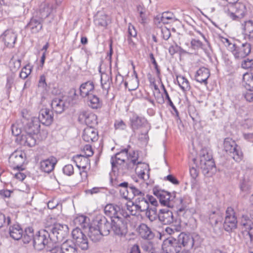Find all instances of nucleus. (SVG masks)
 I'll return each instance as SVG.
<instances>
[{
    "label": "nucleus",
    "mask_w": 253,
    "mask_h": 253,
    "mask_svg": "<svg viewBox=\"0 0 253 253\" xmlns=\"http://www.w3.org/2000/svg\"><path fill=\"white\" fill-rule=\"evenodd\" d=\"M22 124V134L16 139V141L21 145L33 147L36 143V138L40 132L41 125L37 118H26L24 117L21 120ZM48 134L46 130L42 129L39 134L40 138H45Z\"/></svg>",
    "instance_id": "nucleus-1"
},
{
    "label": "nucleus",
    "mask_w": 253,
    "mask_h": 253,
    "mask_svg": "<svg viewBox=\"0 0 253 253\" xmlns=\"http://www.w3.org/2000/svg\"><path fill=\"white\" fill-rule=\"evenodd\" d=\"M223 10L231 19L238 20L243 18L247 13L246 5L242 3L235 2L227 4L223 6Z\"/></svg>",
    "instance_id": "nucleus-2"
},
{
    "label": "nucleus",
    "mask_w": 253,
    "mask_h": 253,
    "mask_svg": "<svg viewBox=\"0 0 253 253\" xmlns=\"http://www.w3.org/2000/svg\"><path fill=\"white\" fill-rule=\"evenodd\" d=\"M237 217L234 209L228 207L225 211V216L223 225L224 229L228 232H231L237 227Z\"/></svg>",
    "instance_id": "nucleus-3"
},
{
    "label": "nucleus",
    "mask_w": 253,
    "mask_h": 253,
    "mask_svg": "<svg viewBox=\"0 0 253 253\" xmlns=\"http://www.w3.org/2000/svg\"><path fill=\"white\" fill-rule=\"evenodd\" d=\"M130 127L134 131L135 130L140 129L141 128H146L144 133H141L144 135V138H147V133L149 129V126L148 125L147 121L145 118L140 117L137 115L134 114L130 118Z\"/></svg>",
    "instance_id": "nucleus-4"
},
{
    "label": "nucleus",
    "mask_w": 253,
    "mask_h": 253,
    "mask_svg": "<svg viewBox=\"0 0 253 253\" xmlns=\"http://www.w3.org/2000/svg\"><path fill=\"white\" fill-rule=\"evenodd\" d=\"M47 227L49 228L50 231L53 234L61 238L64 237L69 232V227L67 225L56 222L54 220L51 218L47 222Z\"/></svg>",
    "instance_id": "nucleus-5"
},
{
    "label": "nucleus",
    "mask_w": 253,
    "mask_h": 253,
    "mask_svg": "<svg viewBox=\"0 0 253 253\" xmlns=\"http://www.w3.org/2000/svg\"><path fill=\"white\" fill-rule=\"evenodd\" d=\"M128 168L135 169L138 177L144 179L146 172L148 170V165L146 163L137 161L138 159H128Z\"/></svg>",
    "instance_id": "nucleus-6"
},
{
    "label": "nucleus",
    "mask_w": 253,
    "mask_h": 253,
    "mask_svg": "<svg viewBox=\"0 0 253 253\" xmlns=\"http://www.w3.org/2000/svg\"><path fill=\"white\" fill-rule=\"evenodd\" d=\"M72 236L76 245L82 250H86L88 248L87 238L80 228L74 229L72 232Z\"/></svg>",
    "instance_id": "nucleus-7"
},
{
    "label": "nucleus",
    "mask_w": 253,
    "mask_h": 253,
    "mask_svg": "<svg viewBox=\"0 0 253 253\" xmlns=\"http://www.w3.org/2000/svg\"><path fill=\"white\" fill-rule=\"evenodd\" d=\"M195 167L200 168L204 174H209L215 168L214 159H192Z\"/></svg>",
    "instance_id": "nucleus-8"
},
{
    "label": "nucleus",
    "mask_w": 253,
    "mask_h": 253,
    "mask_svg": "<svg viewBox=\"0 0 253 253\" xmlns=\"http://www.w3.org/2000/svg\"><path fill=\"white\" fill-rule=\"evenodd\" d=\"M162 249L164 253H178L181 250L177 239L173 238L165 239L162 245Z\"/></svg>",
    "instance_id": "nucleus-9"
},
{
    "label": "nucleus",
    "mask_w": 253,
    "mask_h": 253,
    "mask_svg": "<svg viewBox=\"0 0 253 253\" xmlns=\"http://www.w3.org/2000/svg\"><path fill=\"white\" fill-rule=\"evenodd\" d=\"M181 248L185 249L191 250L195 245V240L192 235L185 232L180 233L176 239Z\"/></svg>",
    "instance_id": "nucleus-10"
},
{
    "label": "nucleus",
    "mask_w": 253,
    "mask_h": 253,
    "mask_svg": "<svg viewBox=\"0 0 253 253\" xmlns=\"http://www.w3.org/2000/svg\"><path fill=\"white\" fill-rule=\"evenodd\" d=\"M231 50L235 58L237 59L243 58L248 56L251 51V45L250 43L245 42L240 47H237L235 44L232 45Z\"/></svg>",
    "instance_id": "nucleus-11"
},
{
    "label": "nucleus",
    "mask_w": 253,
    "mask_h": 253,
    "mask_svg": "<svg viewBox=\"0 0 253 253\" xmlns=\"http://www.w3.org/2000/svg\"><path fill=\"white\" fill-rule=\"evenodd\" d=\"M224 147L226 152H229L230 153L235 154L233 156L234 158L235 156L238 157H242L243 156V153L240 149V147L238 146L235 141L232 139L230 138H226L224 140Z\"/></svg>",
    "instance_id": "nucleus-12"
},
{
    "label": "nucleus",
    "mask_w": 253,
    "mask_h": 253,
    "mask_svg": "<svg viewBox=\"0 0 253 253\" xmlns=\"http://www.w3.org/2000/svg\"><path fill=\"white\" fill-rule=\"evenodd\" d=\"M153 193L159 199L161 205L168 207L171 206V196L169 193L155 187L153 189Z\"/></svg>",
    "instance_id": "nucleus-13"
},
{
    "label": "nucleus",
    "mask_w": 253,
    "mask_h": 253,
    "mask_svg": "<svg viewBox=\"0 0 253 253\" xmlns=\"http://www.w3.org/2000/svg\"><path fill=\"white\" fill-rule=\"evenodd\" d=\"M48 243V237L45 231H39L34 238V246L37 250L43 249Z\"/></svg>",
    "instance_id": "nucleus-14"
},
{
    "label": "nucleus",
    "mask_w": 253,
    "mask_h": 253,
    "mask_svg": "<svg viewBox=\"0 0 253 253\" xmlns=\"http://www.w3.org/2000/svg\"><path fill=\"white\" fill-rule=\"evenodd\" d=\"M38 119L39 122L43 125L49 126L53 121V113L52 111L48 108L42 109L39 113Z\"/></svg>",
    "instance_id": "nucleus-15"
},
{
    "label": "nucleus",
    "mask_w": 253,
    "mask_h": 253,
    "mask_svg": "<svg viewBox=\"0 0 253 253\" xmlns=\"http://www.w3.org/2000/svg\"><path fill=\"white\" fill-rule=\"evenodd\" d=\"M135 195L139 196L135 199V204L138 207V212L143 211L147 210L149 208L148 201L144 197V194L138 190L132 189Z\"/></svg>",
    "instance_id": "nucleus-16"
},
{
    "label": "nucleus",
    "mask_w": 253,
    "mask_h": 253,
    "mask_svg": "<svg viewBox=\"0 0 253 253\" xmlns=\"http://www.w3.org/2000/svg\"><path fill=\"white\" fill-rule=\"evenodd\" d=\"M82 137L87 142L96 141L98 139V131L94 127H86L84 130Z\"/></svg>",
    "instance_id": "nucleus-17"
},
{
    "label": "nucleus",
    "mask_w": 253,
    "mask_h": 253,
    "mask_svg": "<svg viewBox=\"0 0 253 253\" xmlns=\"http://www.w3.org/2000/svg\"><path fill=\"white\" fill-rule=\"evenodd\" d=\"M5 46L11 48L14 47L17 39V35L12 31H5L1 36Z\"/></svg>",
    "instance_id": "nucleus-18"
},
{
    "label": "nucleus",
    "mask_w": 253,
    "mask_h": 253,
    "mask_svg": "<svg viewBox=\"0 0 253 253\" xmlns=\"http://www.w3.org/2000/svg\"><path fill=\"white\" fill-rule=\"evenodd\" d=\"M158 217L160 221L164 224H170L173 221L172 212L168 209H164L160 211Z\"/></svg>",
    "instance_id": "nucleus-19"
},
{
    "label": "nucleus",
    "mask_w": 253,
    "mask_h": 253,
    "mask_svg": "<svg viewBox=\"0 0 253 253\" xmlns=\"http://www.w3.org/2000/svg\"><path fill=\"white\" fill-rule=\"evenodd\" d=\"M96 227L103 236H106L110 233L112 228V223L107 220L104 216H101V218L97 221Z\"/></svg>",
    "instance_id": "nucleus-20"
},
{
    "label": "nucleus",
    "mask_w": 253,
    "mask_h": 253,
    "mask_svg": "<svg viewBox=\"0 0 253 253\" xmlns=\"http://www.w3.org/2000/svg\"><path fill=\"white\" fill-rule=\"evenodd\" d=\"M94 90V84L92 81H88L83 83L80 87V93L83 98H86L93 94Z\"/></svg>",
    "instance_id": "nucleus-21"
},
{
    "label": "nucleus",
    "mask_w": 253,
    "mask_h": 253,
    "mask_svg": "<svg viewBox=\"0 0 253 253\" xmlns=\"http://www.w3.org/2000/svg\"><path fill=\"white\" fill-rule=\"evenodd\" d=\"M210 76V72L208 68L201 67L196 72L195 78V80L205 85L208 84V79Z\"/></svg>",
    "instance_id": "nucleus-22"
},
{
    "label": "nucleus",
    "mask_w": 253,
    "mask_h": 253,
    "mask_svg": "<svg viewBox=\"0 0 253 253\" xmlns=\"http://www.w3.org/2000/svg\"><path fill=\"white\" fill-rule=\"evenodd\" d=\"M80 118L84 120L87 127H94L97 124V116L93 113L83 111L81 113Z\"/></svg>",
    "instance_id": "nucleus-23"
},
{
    "label": "nucleus",
    "mask_w": 253,
    "mask_h": 253,
    "mask_svg": "<svg viewBox=\"0 0 253 253\" xmlns=\"http://www.w3.org/2000/svg\"><path fill=\"white\" fill-rule=\"evenodd\" d=\"M42 20L39 18L33 17L26 26V28L30 29L32 33H37L42 28Z\"/></svg>",
    "instance_id": "nucleus-24"
},
{
    "label": "nucleus",
    "mask_w": 253,
    "mask_h": 253,
    "mask_svg": "<svg viewBox=\"0 0 253 253\" xmlns=\"http://www.w3.org/2000/svg\"><path fill=\"white\" fill-rule=\"evenodd\" d=\"M52 110L56 113H62L66 108L65 102L60 98L55 97L52 99L50 104Z\"/></svg>",
    "instance_id": "nucleus-25"
},
{
    "label": "nucleus",
    "mask_w": 253,
    "mask_h": 253,
    "mask_svg": "<svg viewBox=\"0 0 253 253\" xmlns=\"http://www.w3.org/2000/svg\"><path fill=\"white\" fill-rule=\"evenodd\" d=\"M57 163L56 159H43L40 162V169L44 172L52 171Z\"/></svg>",
    "instance_id": "nucleus-26"
},
{
    "label": "nucleus",
    "mask_w": 253,
    "mask_h": 253,
    "mask_svg": "<svg viewBox=\"0 0 253 253\" xmlns=\"http://www.w3.org/2000/svg\"><path fill=\"white\" fill-rule=\"evenodd\" d=\"M123 222L121 218H117L116 219H112V229L115 234L119 236L125 235L126 230L123 228Z\"/></svg>",
    "instance_id": "nucleus-27"
},
{
    "label": "nucleus",
    "mask_w": 253,
    "mask_h": 253,
    "mask_svg": "<svg viewBox=\"0 0 253 253\" xmlns=\"http://www.w3.org/2000/svg\"><path fill=\"white\" fill-rule=\"evenodd\" d=\"M119 209L120 208L117 205L112 204H107L104 209V213L112 219H116L117 218H119L118 212Z\"/></svg>",
    "instance_id": "nucleus-28"
},
{
    "label": "nucleus",
    "mask_w": 253,
    "mask_h": 253,
    "mask_svg": "<svg viewBox=\"0 0 253 253\" xmlns=\"http://www.w3.org/2000/svg\"><path fill=\"white\" fill-rule=\"evenodd\" d=\"M87 103L89 107L93 109H98L101 108L102 103L100 98L93 94H91L86 97Z\"/></svg>",
    "instance_id": "nucleus-29"
},
{
    "label": "nucleus",
    "mask_w": 253,
    "mask_h": 253,
    "mask_svg": "<svg viewBox=\"0 0 253 253\" xmlns=\"http://www.w3.org/2000/svg\"><path fill=\"white\" fill-rule=\"evenodd\" d=\"M23 231L18 224H13L9 227V235L14 240H18L22 237Z\"/></svg>",
    "instance_id": "nucleus-30"
},
{
    "label": "nucleus",
    "mask_w": 253,
    "mask_h": 253,
    "mask_svg": "<svg viewBox=\"0 0 253 253\" xmlns=\"http://www.w3.org/2000/svg\"><path fill=\"white\" fill-rule=\"evenodd\" d=\"M119 155H121L122 157H127V158H138L139 157L138 152L135 151L130 148L122 150L116 154L114 158H118V156ZM111 158H114V157L112 156Z\"/></svg>",
    "instance_id": "nucleus-31"
},
{
    "label": "nucleus",
    "mask_w": 253,
    "mask_h": 253,
    "mask_svg": "<svg viewBox=\"0 0 253 253\" xmlns=\"http://www.w3.org/2000/svg\"><path fill=\"white\" fill-rule=\"evenodd\" d=\"M245 39L250 41H253V21L249 20L245 21L244 24Z\"/></svg>",
    "instance_id": "nucleus-32"
},
{
    "label": "nucleus",
    "mask_w": 253,
    "mask_h": 253,
    "mask_svg": "<svg viewBox=\"0 0 253 253\" xmlns=\"http://www.w3.org/2000/svg\"><path fill=\"white\" fill-rule=\"evenodd\" d=\"M89 219L84 215L77 216L73 220V223L76 228H85L88 226Z\"/></svg>",
    "instance_id": "nucleus-33"
},
{
    "label": "nucleus",
    "mask_w": 253,
    "mask_h": 253,
    "mask_svg": "<svg viewBox=\"0 0 253 253\" xmlns=\"http://www.w3.org/2000/svg\"><path fill=\"white\" fill-rule=\"evenodd\" d=\"M12 169L13 170L18 171V172L15 173L14 174V177L15 178L20 181H22L25 179L26 175L23 172V171L26 169V166L24 164L20 166H12Z\"/></svg>",
    "instance_id": "nucleus-34"
},
{
    "label": "nucleus",
    "mask_w": 253,
    "mask_h": 253,
    "mask_svg": "<svg viewBox=\"0 0 253 253\" xmlns=\"http://www.w3.org/2000/svg\"><path fill=\"white\" fill-rule=\"evenodd\" d=\"M52 10V7L49 4L46 3H42L40 8V18L43 21V19L50 15Z\"/></svg>",
    "instance_id": "nucleus-35"
},
{
    "label": "nucleus",
    "mask_w": 253,
    "mask_h": 253,
    "mask_svg": "<svg viewBox=\"0 0 253 253\" xmlns=\"http://www.w3.org/2000/svg\"><path fill=\"white\" fill-rule=\"evenodd\" d=\"M88 235L89 238L93 242L99 241L103 236L99 230L95 226H90L89 228V231Z\"/></svg>",
    "instance_id": "nucleus-36"
},
{
    "label": "nucleus",
    "mask_w": 253,
    "mask_h": 253,
    "mask_svg": "<svg viewBox=\"0 0 253 253\" xmlns=\"http://www.w3.org/2000/svg\"><path fill=\"white\" fill-rule=\"evenodd\" d=\"M243 85L248 90H253V74L246 73L243 77Z\"/></svg>",
    "instance_id": "nucleus-37"
},
{
    "label": "nucleus",
    "mask_w": 253,
    "mask_h": 253,
    "mask_svg": "<svg viewBox=\"0 0 253 253\" xmlns=\"http://www.w3.org/2000/svg\"><path fill=\"white\" fill-rule=\"evenodd\" d=\"M138 232L140 236L144 239H149L152 236L151 231L145 224H141L139 225Z\"/></svg>",
    "instance_id": "nucleus-38"
},
{
    "label": "nucleus",
    "mask_w": 253,
    "mask_h": 253,
    "mask_svg": "<svg viewBox=\"0 0 253 253\" xmlns=\"http://www.w3.org/2000/svg\"><path fill=\"white\" fill-rule=\"evenodd\" d=\"M109 21V17L105 14L98 13L95 17L94 22L98 26L106 27Z\"/></svg>",
    "instance_id": "nucleus-39"
},
{
    "label": "nucleus",
    "mask_w": 253,
    "mask_h": 253,
    "mask_svg": "<svg viewBox=\"0 0 253 253\" xmlns=\"http://www.w3.org/2000/svg\"><path fill=\"white\" fill-rule=\"evenodd\" d=\"M177 20L174 14L169 11L164 12L162 13L161 17V22L163 24H169L170 22H173Z\"/></svg>",
    "instance_id": "nucleus-40"
},
{
    "label": "nucleus",
    "mask_w": 253,
    "mask_h": 253,
    "mask_svg": "<svg viewBox=\"0 0 253 253\" xmlns=\"http://www.w3.org/2000/svg\"><path fill=\"white\" fill-rule=\"evenodd\" d=\"M177 81L179 86L183 91H186L190 90V86L189 83L184 77L180 75L177 76Z\"/></svg>",
    "instance_id": "nucleus-41"
},
{
    "label": "nucleus",
    "mask_w": 253,
    "mask_h": 253,
    "mask_svg": "<svg viewBox=\"0 0 253 253\" xmlns=\"http://www.w3.org/2000/svg\"><path fill=\"white\" fill-rule=\"evenodd\" d=\"M94 153L91 146L90 145H86L84 146L82 153L80 155H76L72 157V158H77L79 157H90Z\"/></svg>",
    "instance_id": "nucleus-42"
},
{
    "label": "nucleus",
    "mask_w": 253,
    "mask_h": 253,
    "mask_svg": "<svg viewBox=\"0 0 253 253\" xmlns=\"http://www.w3.org/2000/svg\"><path fill=\"white\" fill-rule=\"evenodd\" d=\"M112 83V78L107 75L102 76L101 79V86L103 89L106 90L107 92L110 87Z\"/></svg>",
    "instance_id": "nucleus-43"
},
{
    "label": "nucleus",
    "mask_w": 253,
    "mask_h": 253,
    "mask_svg": "<svg viewBox=\"0 0 253 253\" xmlns=\"http://www.w3.org/2000/svg\"><path fill=\"white\" fill-rule=\"evenodd\" d=\"M34 231L31 228H27L25 234H23L22 241L25 244L29 243L33 239H34Z\"/></svg>",
    "instance_id": "nucleus-44"
},
{
    "label": "nucleus",
    "mask_w": 253,
    "mask_h": 253,
    "mask_svg": "<svg viewBox=\"0 0 253 253\" xmlns=\"http://www.w3.org/2000/svg\"><path fill=\"white\" fill-rule=\"evenodd\" d=\"M126 210L128 212L127 213V215H135L137 213V211H138V207L136 206V205L134 204L132 201H128L126 203Z\"/></svg>",
    "instance_id": "nucleus-45"
},
{
    "label": "nucleus",
    "mask_w": 253,
    "mask_h": 253,
    "mask_svg": "<svg viewBox=\"0 0 253 253\" xmlns=\"http://www.w3.org/2000/svg\"><path fill=\"white\" fill-rule=\"evenodd\" d=\"M61 253H78L76 248L69 245L67 243L62 244L61 248H59Z\"/></svg>",
    "instance_id": "nucleus-46"
},
{
    "label": "nucleus",
    "mask_w": 253,
    "mask_h": 253,
    "mask_svg": "<svg viewBox=\"0 0 253 253\" xmlns=\"http://www.w3.org/2000/svg\"><path fill=\"white\" fill-rule=\"evenodd\" d=\"M199 157L203 158H212V151L210 147L202 148L199 152Z\"/></svg>",
    "instance_id": "nucleus-47"
},
{
    "label": "nucleus",
    "mask_w": 253,
    "mask_h": 253,
    "mask_svg": "<svg viewBox=\"0 0 253 253\" xmlns=\"http://www.w3.org/2000/svg\"><path fill=\"white\" fill-rule=\"evenodd\" d=\"M191 46L189 47V50H197L199 48H202L203 46L202 42L199 40L192 39L190 42Z\"/></svg>",
    "instance_id": "nucleus-48"
},
{
    "label": "nucleus",
    "mask_w": 253,
    "mask_h": 253,
    "mask_svg": "<svg viewBox=\"0 0 253 253\" xmlns=\"http://www.w3.org/2000/svg\"><path fill=\"white\" fill-rule=\"evenodd\" d=\"M32 70V68L29 65H27L24 67L19 75L21 78L25 79L30 74Z\"/></svg>",
    "instance_id": "nucleus-49"
},
{
    "label": "nucleus",
    "mask_w": 253,
    "mask_h": 253,
    "mask_svg": "<svg viewBox=\"0 0 253 253\" xmlns=\"http://www.w3.org/2000/svg\"><path fill=\"white\" fill-rule=\"evenodd\" d=\"M79 161H75L79 169H85L89 165V159H77Z\"/></svg>",
    "instance_id": "nucleus-50"
},
{
    "label": "nucleus",
    "mask_w": 253,
    "mask_h": 253,
    "mask_svg": "<svg viewBox=\"0 0 253 253\" xmlns=\"http://www.w3.org/2000/svg\"><path fill=\"white\" fill-rule=\"evenodd\" d=\"M128 38L127 40L129 43L130 42H132L131 38V37H136L137 35V32L136 31L134 28V27L131 25V24H129L128 27Z\"/></svg>",
    "instance_id": "nucleus-51"
},
{
    "label": "nucleus",
    "mask_w": 253,
    "mask_h": 253,
    "mask_svg": "<svg viewBox=\"0 0 253 253\" xmlns=\"http://www.w3.org/2000/svg\"><path fill=\"white\" fill-rule=\"evenodd\" d=\"M219 214L215 211H212L210 213L209 216V219L210 223L212 225H216L219 221Z\"/></svg>",
    "instance_id": "nucleus-52"
},
{
    "label": "nucleus",
    "mask_w": 253,
    "mask_h": 253,
    "mask_svg": "<svg viewBox=\"0 0 253 253\" xmlns=\"http://www.w3.org/2000/svg\"><path fill=\"white\" fill-rule=\"evenodd\" d=\"M241 66L245 69L253 70V60L247 59L244 60L242 63Z\"/></svg>",
    "instance_id": "nucleus-53"
},
{
    "label": "nucleus",
    "mask_w": 253,
    "mask_h": 253,
    "mask_svg": "<svg viewBox=\"0 0 253 253\" xmlns=\"http://www.w3.org/2000/svg\"><path fill=\"white\" fill-rule=\"evenodd\" d=\"M11 220L9 217H6L4 214L0 212V228L2 227L5 225H9L10 223Z\"/></svg>",
    "instance_id": "nucleus-54"
},
{
    "label": "nucleus",
    "mask_w": 253,
    "mask_h": 253,
    "mask_svg": "<svg viewBox=\"0 0 253 253\" xmlns=\"http://www.w3.org/2000/svg\"><path fill=\"white\" fill-rule=\"evenodd\" d=\"M191 165L192 166L191 168L190 169V170H189L190 174V176L192 177V178L194 180H196L199 176V171L197 169L198 168L196 167V168L194 167V166H195V165H194L193 164V162L191 164Z\"/></svg>",
    "instance_id": "nucleus-55"
},
{
    "label": "nucleus",
    "mask_w": 253,
    "mask_h": 253,
    "mask_svg": "<svg viewBox=\"0 0 253 253\" xmlns=\"http://www.w3.org/2000/svg\"><path fill=\"white\" fill-rule=\"evenodd\" d=\"M11 131L13 135L16 136V139L22 134V128H19L17 125H12L11 126Z\"/></svg>",
    "instance_id": "nucleus-56"
},
{
    "label": "nucleus",
    "mask_w": 253,
    "mask_h": 253,
    "mask_svg": "<svg viewBox=\"0 0 253 253\" xmlns=\"http://www.w3.org/2000/svg\"><path fill=\"white\" fill-rule=\"evenodd\" d=\"M14 79L12 76H8L7 78V83L5 86V88L6 90V93L7 94H9L12 85L13 84Z\"/></svg>",
    "instance_id": "nucleus-57"
},
{
    "label": "nucleus",
    "mask_w": 253,
    "mask_h": 253,
    "mask_svg": "<svg viewBox=\"0 0 253 253\" xmlns=\"http://www.w3.org/2000/svg\"><path fill=\"white\" fill-rule=\"evenodd\" d=\"M64 174L67 175H71L74 173V168L72 165H67L63 169Z\"/></svg>",
    "instance_id": "nucleus-58"
},
{
    "label": "nucleus",
    "mask_w": 253,
    "mask_h": 253,
    "mask_svg": "<svg viewBox=\"0 0 253 253\" xmlns=\"http://www.w3.org/2000/svg\"><path fill=\"white\" fill-rule=\"evenodd\" d=\"M114 126L116 129H119L121 130L125 129L126 127V124L122 120L116 121Z\"/></svg>",
    "instance_id": "nucleus-59"
},
{
    "label": "nucleus",
    "mask_w": 253,
    "mask_h": 253,
    "mask_svg": "<svg viewBox=\"0 0 253 253\" xmlns=\"http://www.w3.org/2000/svg\"><path fill=\"white\" fill-rule=\"evenodd\" d=\"M149 56L152 61V63L154 65V68L156 70L157 75L159 76L160 75V70L159 69L158 64L155 59L154 56L152 53H151Z\"/></svg>",
    "instance_id": "nucleus-60"
},
{
    "label": "nucleus",
    "mask_w": 253,
    "mask_h": 253,
    "mask_svg": "<svg viewBox=\"0 0 253 253\" xmlns=\"http://www.w3.org/2000/svg\"><path fill=\"white\" fill-rule=\"evenodd\" d=\"M146 214L151 221L155 220L157 217L156 211L154 210H149L146 212Z\"/></svg>",
    "instance_id": "nucleus-61"
},
{
    "label": "nucleus",
    "mask_w": 253,
    "mask_h": 253,
    "mask_svg": "<svg viewBox=\"0 0 253 253\" xmlns=\"http://www.w3.org/2000/svg\"><path fill=\"white\" fill-rule=\"evenodd\" d=\"M165 179L175 185H178L179 183V181L176 178V177L171 174H169L165 177Z\"/></svg>",
    "instance_id": "nucleus-62"
},
{
    "label": "nucleus",
    "mask_w": 253,
    "mask_h": 253,
    "mask_svg": "<svg viewBox=\"0 0 253 253\" xmlns=\"http://www.w3.org/2000/svg\"><path fill=\"white\" fill-rule=\"evenodd\" d=\"M124 83V78L123 76L121 75L120 74H118L116 76L115 79V84L117 86L121 87L122 84Z\"/></svg>",
    "instance_id": "nucleus-63"
},
{
    "label": "nucleus",
    "mask_w": 253,
    "mask_h": 253,
    "mask_svg": "<svg viewBox=\"0 0 253 253\" xmlns=\"http://www.w3.org/2000/svg\"><path fill=\"white\" fill-rule=\"evenodd\" d=\"M252 91L248 90V91L244 93V97L247 101L253 102V92Z\"/></svg>",
    "instance_id": "nucleus-64"
}]
</instances>
